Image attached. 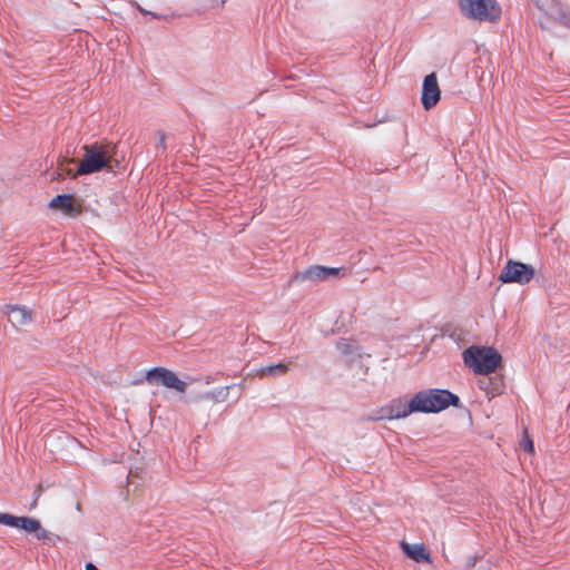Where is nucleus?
<instances>
[{
	"instance_id": "16",
	"label": "nucleus",
	"mask_w": 570,
	"mask_h": 570,
	"mask_svg": "<svg viewBox=\"0 0 570 570\" xmlns=\"http://www.w3.org/2000/svg\"><path fill=\"white\" fill-rule=\"evenodd\" d=\"M33 534L38 540H43L50 544H55V542L59 539L56 534L43 529L41 524H39V530H36Z\"/></svg>"
},
{
	"instance_id": "3",
	"label": "nucleus",
	"mask_w": 570,
	"mask_h": 570,
	"mask_svg": "<svg viewBox=\"0 0 570 570\" xmlns=\"http://www.w3.org/2000/svg\"><path fill=\"white\" fill-rule=\"evenodd\" d=\"M501 360V355L492 347L470 346L463 352L464 364L480 375L493 373Z\"/></svg>"
},
{
	"instance_id": "10",
	"label": "nucleus",
	"mask_w": 570,
	"mask_h": 570,
	"mask_svg": "<svg viewBox=\"0 0 570 570\" xmlns=\"http://www.w3.org/2000/svg\"><path fill=\"white\" fill-rule=\"evenodd\" d=\"M0 523L24 530L29 533H35L36 530H39L40 522L37 519L29 517H16L9 513H0Z\"/></svg>"
},
{
	"instance_id": "8",
	"label": "nucleus",
	"mask_w": 570,
	"mask_h": 570,
	"mask_svg": "<svg viewBox=\"0 0 570 570\" xmlns=\"http://www.w3.org/2000/svg\"><path fill=\"white\" fill-rule=\"evenodd\" d=\"M414 400L413 397L410 400V402H404L401 399L392 400L391 403L383 407L380 411L379 420H397V419H404L409 416L411 413L416 412L413 407Z\"/></svg>"
},
{
	"instance_id": "14",
	"label": "nucleus",
	"mask_w": 570,
	"mask_h": 570,
	"mask_svg": "<svg viewBox=\"0 0 570 570\" xmlns=\"http://www.w3.org/2000/svg\"><path fill=\"white\" fill-rule=\"evenodd\" d=\"M233 389V385H226L217 387L213 391L204 392L199 395L200 400H210L214 403L225 402L228 399L229 391Z\"/></svg>"
},
{
	"instance_id": "4",
	"label": "nucleus",
	"mask_w": 570,
	"mask_h": 570,
	"mask_svg": "<svg viewBox=\"0 0 570 570\" xmlns=\"http://www.w3.org/2000/svg\"><path fill=\"white\" fill-rule=\"evenodd\" d=\"M462 13L481 21H497L501 10L497 0H459Z\"/></svg>"
},
{
	"instance_id": "2",
	"label": "nucleus",
	"mask_w": 570,
	"mask_h": 570,
	"mask_svg": "<svg viewBox=\"0 0 570 570\" xmlns=\"http://www.w3.org/2000/svg\"><path fill=\"white\" fill-rule=\"evenodd\" d=\"M85 156L79 167L77 169L76 175H88L96 171L101 170L109 166L112 156L115 155V146L110 144H91L85 145L83 147Z\"/></svg>"
},
{
	"instance_id": "22",
	"label": "nucleus",
	"mask_w": 570,
	"mask_h": 570,
	"mask_svg": "<svg viewBox=\"0 0 570 570\" xmlns=\"http://www.w3.org/2000/svg\"><path fill=\"white\" fill-rule=\"evenodd\" d=\"M164 139H165V136H164L163 134H160V135H159V141H160V144H163V142H164Z\"/></svg>"
},
{
	"instance_id": "5",
	"label": "nucleus",
	"mask_w": 570,
	"mask_h": 570,
	"mask_svg": "<svg viewBox=\"0 0 570 570\" xmlns=\"http://www.w3.org/2000/svg\"><path fill=\"white\" fill-rule=\"evenodd\" d=\"M533 266L521 262L509 259L502 269L499 279L502 283H517L525 285L534 277Z\"/></svg>"
},
{
	"instance_id": "17",
	"label": "nucleus",
	"mask_w": 570,
	"mask_h": 570,
	"mask_svg": "<svg viewBox=\"0 0 570 570\" xmlns=\"http://www.w3.org/2000/svg\"><path fill=\"white\" fill-rule=\"evenodd\" d=\"M336 346L341 354L346 356L354 355L357 352V347L347 340L340 341Z\"/></svg>"
},
{
	"instance_id": "12",
	"label": "nucleus",
	"mask_w": 570,
	"mask_h": 570,
	"mask_svg": "<svg viewBox=\"0 0 570 570\" xmlns=\"http://www.w3.org/2000/svg\"><path fill=\"white\" fill-rule=\"evenodd\" d=\"M403 552L416 562L430 561V556L423 543H401Z\"/></svg>"
},
{
	"instance_id": "1",
	"label": "nucleus",
	"mask_w": 570,
	"mask_h": 570,
	"mask_svg": "<svg viewBox=\"0 0 570 570\" xmlns=\"http://www.w3.org/2000/svg\"><path fill=\"white\" fill-rule=\"evenodd\" d=\"M414 410L423 413H438L450 405L456 406L459 397L448 390L429 389L416 393L413 396Z\"/></svg>"
},
{
	"instance_id": "15",
	"label": "nucleus",
	"mask_w": 570,
	"mask_h": 570,
	"mask_svg": "<svg viewBox=\"0 0 570 570\" xmlns=\"http://www.w3.org/2000/svg\"><path fill=\"white\" fill-rule=\"evenodd\" d=\"M289 368V365L286 363H278L274 365L263 366L257 371V375L259 376H273L277 377L285 374Z\"/></svg>"
},
{
	"instance_id": "6",
	"label": "nucleus",
	"mask_w": 570,
	"mask_h": 570,
	"mask_svg": "<svg viewBox=\"0 0 570 570\" xmlns=\"http://www.w3.org/2000/svg\"><path fill=\"white\" fill-rule=\"evenodd\" d=\"M146 381L151 385H163L167 389L184 393L187 383L180 380L176 373L165 367H154L146 373Z\"/></svg>"
},
{
	"instance_id": "21",
	"label": "nucleus",
	"mask_w": 570,
	"mask_h": 570,
	"mask_svg": "<svg viewBox=\"0 0 570 570\" xmlns=\"http://www.w3.org/2000/svg\"><path fill=\"white\" fill-rule=\"evenodd\" d=\"M86 570H99L95 564L92 563H87L86 564Z\"/></svg>"
},
{
	"instance_id": "7",
	"label": "nucleus",
	"mask_w": 570,
	"mask_h": 570,
	"mask_svg": "<svg viewBox=\"0 0 570 570\" xmlns=\"http://www.w3.org/2000/svg\"><path fill=\"white\" fill-rule=\"evenodd\" d=\"M340 268L325 267L321 265H314L305 271L295 273L291 282L292 283H304V282H318L328 277H336L340 274Z\"/></svg>"
},
{
	"instance_id": "13",
	"label": "nucleus",
	"mask_w": 570,
	"mask_h": 570,
	"mask_svg": "<svg viewBox=\"0 0 570 570\" xmlns=\"http://www.w3.org/2000/svg\"><path fill=\"white\" fill-rule=\"evenodd\" d=\"M49 207L52 209H60L65 214L70 215L75 212L73 198L68 194L57 195L50 200Z\"/></svg>"
},
{
	"instance_id": "20",
	"label": "nucleus",
	"mask_w": 570,
	"mask_h": 570,
	"mask_svg": "<svg viewBox=\"0 0 570 570\" xmlns=\"http://www.w3.org/2000/svg\"><path fill=\"white\" fill-rule=\"evenodd\" d=\"M137 8H138V9H139V11H140L141 13H144V14H150L151 17L157 18V19H158V18H160L157 13H154V12L147 11V10H145L144 8H141L140 6H138Z\"/></svg>"
},
{
	"instance_id": "18",
	"label": "nucleus",
	"mask_w": 570,
	"mask_h": 570,
	"mask_svg": "<svg viewBox=\"0 0 570 570\" xmlns=\"http://www.w3.org/2000/svg\"><path fill=\"white\" fill-rule=\"evenodd\" d=\"M72 164H73L72 159H63L59 165V175L60 176L71 175L72 170L70 168V165H72Z\"/></svg>"
},
{
	"instance_id": "19",
	"label": "nucleus",
	"mask_w": 570,
	"mask_h": 570,
	"mask_svg": "<svg viewBox=\"0 0 570 570\" xmlns=\"http://www.w3.org/2000/svg\"><path fill=\"white\" fill-rule=\"evenodd\" d=\"M524 451L532 453L534 451L533 442L529 436H525L521 443Z\"/></svg>"
},
{
	"instance_id": "11",
	"label": "nucleus",
	"mask_w": 570,
	"mask_h": 570,
	"mask_svg": "<svg viewBox=\"0 0 570 570\" xmlns=\"http://www.w3.org/2000/svg\"><path fill=\"white\" fill-rule=\"evenodd\" d=\"M8 320L13 326L27 325L32 321V313L26 306H8Z\"/></svg>"
},
{
	"instance_id": "9",
	"label": "nucleus",
	"mask_w": 570,
	"mask_h": 570,
	"mask_svg": "<svg viewBox=\"0 0 570 570\" xmlns=\"http://www.w3.org/2000/svg\"><path fill=\"white\" fill-rule=\"evenodd\" d=\"M440 95L441 91L439 88L436 75L432 72L425 76L423 80L421 97L424 109L429 110L433 108L440 100Z\"/></svg>"
}]
</instances>
